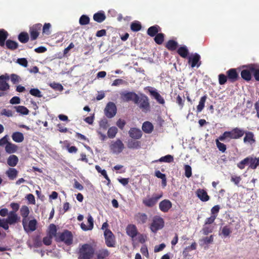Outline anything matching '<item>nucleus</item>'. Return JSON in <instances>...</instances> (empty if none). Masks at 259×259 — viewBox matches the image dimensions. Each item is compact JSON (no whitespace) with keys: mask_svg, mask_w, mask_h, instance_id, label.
I'll use <instances>...</instances> for the list:
<instances>
[{"mask_svg":"<svg viewBox=\"0 0 259 259\" xmlns=\"http://www.w3.org/2000/svg\"><path fill=\"white\" fill-rule=\"evenodd\" d=\"M244 132L242 129L236 127L231 131H227L219 137L221 141H229L231 139H237L243 136Z\"/></svg>","mask_w":259,"mask_h":259,"instance_id":"f257e3e1","label":"nucleus"},{"mask_svg":"<svg viewBox=\"0 0 259 259\" xmlns=\"http://www.w3.org/2000/svg\"><path fill=\"white\" fill-rule=\"evenodd\" d=\"M20 220V217L15 213V211H10L6 219H2V220H0V224L1 225V227L6 230H7L9 229V225H14L19 222Z\"/></svg>","mask_w":259,"mask_h":259,"instance_id":"f03ea898","label":"nucleus"},{"mask_svg":"<svg viewBox=\"0 0 259 259\" xmlns=\"http://www.w3.org/2000/svg\"><path fill=\"white\" fill-rule=\"evenodd\" d=\"M95 250L92 245L85 244L79 249V259H92L94 256Z\"/></svg>","mask_w":259,"mask_h":259,"instance_id":"7ed1b4c3","label":"nucleus"},{"mask_svg":"<svg viewBox=\"0 0 259 259\" xmlns=\"http://www.w3.org/2000/svg\"><path fill=\"white\" fill-rule=\"evenodd\" d=\"M164 226V221L160 217L156 216L153 219L150 228L153 233H156L159 230L161 229Z\"/></svg>","mask_w":259,"mask_h":259,"instance_id":"20e7f679","label":"nucleus"},{"mask_svg":"<svg viewBox=\"0 0 259 259\" xmlns=\"http://www.w3.org/2000/svg\"><path fill=\"white\" fill-rule=\"evenodd\" d=\"M105 114L108 118L114 117L116 113V107L112 102H109L106 105L105 110Z\"/></svg>","mask_w":259,"mask_h":259,"instance_id":"39448f33","label":"nucleus"},{"mask_svg":"<svg viewBox=\"0 0 259 259\" xmlns=\"http://www.w3.org/2000/svg\"><path fill=\"white\" fill-rule=\"evenodd\" d=\"M22 225L25 231H34L36 228L37 222L35 219L30 220L28 222L27 220H22Z\"/></svg>","mask_w":259,"mask_h":259,"instance_id":"423d86ee","label":"nucleus"},{"mask_svg":"<svg viewBox=\"0 0 259 259\" xmlns=\"http://www.w3.org/2000/svg\"><path fill=\"white\" fill-rule=\"evenodd\" d=\"M110 148L113 153L118 154L122 152L124 148V145L121 140H117L112 142Z\"/></svg>","mask_w":259,"mask_h":259,"instance_id":"0eeeda50","label":"nucleus"},{"mask_svg":"<svg viewBox=\"0 0 259 259\" xmlns=\"http://www.w3.org/2000/svg\"><path fill=\"white\" fill-rule=\"evenodd\" d=\"M139 107L144 112H147L150 110V106L148 98L146 96H142L141 98L139 97V101L138 103Z\"/></svg>","mask_w":259,"mask_h":259,"instance_id":"6e6552de","label":"nucleus"},{"mask_svg":"<svg viewBox=\"0 0 259 259\" xmlns=\"http://www.w3.org/2000/svg\"><path fill=\"white\" fill-rule=\"evenodd\" d=\"M106 244L108 247H114L115 245L114 236L111 231L105 229L104 233Z\"/></svg>","mask_w":259,"mask_h":259,"instance_id":"1a4fd4ad","label":"nucleus"},{"mask_svg":"<svg viewBox=\"0 0 259 259\" xmlns=\"http://www.w3.org/2000/svg\"><path fill=\"white\" fill-rule=\"evenodd\" d=\"M122 99L125 101H133L135 103H138L139 101L138 96L134 92H123L121 94Z\"/></svg>","mask_w":259,"mask_h":259,"instance_id":"9d476101","label":"nucleus"},{"mask_svg":"<svg viewBox=\"0 0 259 259\" xmlns=\"http://www.w3.org/2000/svg\"><path fill=\"white\" fill-rule=\"evenodd\" d=\"M10 79L8 74H6L0 76V91L4 92L8 91L10 88V85L7 82Z\"/></svg>","mask_w":259,"mask_h":259,"instance_id":"9b49d317","label":"nucleus"},{"mask_svg":"<svg viewBox=\"0 0 259 259\" xmlns=\"http://www.w3.org/2000/svg\"><path fill=\"white\" fill-rule=\"evenodd\" d=\"M58 239L67 244H70L72 241V236L70 232L65 231L58 236Z\"/></svg>","mask_w":259,"mask_h":259,"instance_id":"f8f14e48","label":"nucleus"},{"mask_svg":"<svg viewBox=\"0 0 259 259\" xmlns=\"http://www.w3.org/2000/svg\"><path fill=\"white\" fill-rule=\"evenodd\" d=\"M162 196V194L155 195L151 198L144 199L143 202L146 206L152 207L156 203L158 199H159Z\"/></svg>","mask_w":259,"mask_h":259,"instance_id":"ddd939ff","label":"nucleus"},{"mask_svg":"<svg viewBox=\"0 0 259 259\" xmlns=\"http://www.w3.org/2000/svg\"><path fill=\"white\" fill-rule=\"evenodd\" d=\"M41 27V24H36L34 25L30 28V36L32 40H35L38 36V31L40 30Z\"/></svg>","mask_w":259,"mask_h":259,"instance_id":"4468645a","label":"nucleus"},{"mask_svg":"<svg viewBox=\"0 0 259 259\" xmlns=\"http://www.w3.org/2000/svg\"><path fill=\"white\" fill-rule=\"evenodd\" d=\"M200 56L197 53L191 55L189 57V63H191V66L192 68L196 66L198 67L200 65Z\"/></svg>","mask_w":259,"mask_h":259,"instance_id":"2eb2a0df","label":"nucleus"},{"mask_svg":"<svg viewBox=\"0 0 259 259\" xmlns=\"http://www.w3.org/2000/svg\"><path fill=\"white\" fill-rule=\"evenodd\" d=\"M80 227L81 228L83 231H88L92 230L94 227V220L92 217L91 215H88V225L82 223L81 224Z\"/></svg>","mask_w":259,"mask_h":259,"instance_id":"dca6fc26","label":"nucleus"},{"mask_svg":"<svg viewBox=\"0 0 259 259\" xmlns=\"http://www.w3.org/2000/svg\"><path fill=\"white\" fill-rule=\"evenodd\" d=\"M159 209L163 212H167L171 207V202L167 199L161 201L159 205Z\"/></svg>","mask_w":259,"mask_h":259,"instance_id":"f3484780","label":"nucleus"},{"mask_svg":"<svg viewBox=\"0 0 259 259\" xmlns=\"http://www.w3.org/2000/svg\"><path fill=\"white\" fill-rule=\"evenodd\" d=\"M130 136L135 139H139L142 136V131L137 128H131L128 132Z\"/></svg>","mask_w":259,"mask_h":259,"instance_id":"a211bd4d","label":"nucleus"},{"mask_svg":"<svg viewBox=\"0 0 259 259\" xmlns=\"http://www.w3.org/2000/svg\"><path fill=\"white\" fill-rule=\"evenodd\" d=\"M149 92H150L151 95H152L159 103L161 104H163L165 102L163 98L157 92L156 90L153 88H150L149 89Z\"/></svg>","mask_w":259,"mask_h":259,"instance_id":"6ab92c4d","label":"nucleus"},{"mask_svg":"<svg viewBox=\"0 0 259 259\" xmlns=\"http://www.w3.org/2000/svg\"><path fill=\"white\" fill-rule=\"evenodd\" d=\"M251 74H252V73L251 72V70H250L249 65L245 66V68L243 69L241 72V77L247 81H249L251 79Z\"/></svg>","mask_w":259,"mask_h":259,"instance_id":"aec40b11","label":"nucleus"},{"mask_svg":"<svg viewBox=\"0 0 259 259\" xmlns=\"http://www.w3.org/2000/svg\"><path fill=\"white\" fill-rule=\"evenodd\" d=\"M248 165L252 169H255L259 165V157L256 158L253 156L248 157Z\"/></svg>","mask_w":259,"mask_h":259,"instance_id":"412c9836","label":"nucleus"},{"mask_svg":"<svg viewBox=\"0 0 259 259\" xmlns=\"http://www.w3.org/2000/svg\"><path fill=\"white\" fill-rule=\"evenodd\" d=\"M197 197L202 201H207L209 200V197L206 192L203 189H198L196 191Z\"/></svg>","mask_w":259,"mask_h":259,"instance_id":"4be33fe9","label":"nucleus"},{"mask_svg":"<svg viewBox=\"0 0 259 259\" xmlns=\"http://www.w3.org/2000/svg\"><path fill=\"white\" fill-rule=\"evenodd\" d=\"M6 174L10 180H14L17 178L18 171L14 168H9Z\"/></svg>","mask_w":259,"mask_h":259,"instance_id":"5701e85b","label":"nucleus"},{"mask_svg":"<svg viewBox=\"0 0 259 259\" xmlns=\"http://www.w3.org/2000/svg\"><path fill=\"white\" fill-rule=\"evenodd\" d=\"M126 233L132 238L135 237L138 233L136 227L134 225H130L126 228Z\"/></svg>","mask_w":259,"mask_h":259,"instance_id":"b1692460","label":"nucleus"},{"mask_svg":"<svg viewBox=\"0 0 259 259\" xmlns=\"http://www.w3.org/2000/svg\"><path fill=\"white\" fill-rule=\"evenodd\" d=\"M13 140L16 143H21L23 141L24 137L23 134L19 132H16L12 135Z\"/></svg>","mask_w":259,"mask_h":259,"instance_id":"393cba45","label":"nucleus"},{"mask_svg":"<svg viewBox=\"0 0 259 259\" xmlns=\"http://www.w3.org/2000/svg\"><path fill=\"white\" fill-rule=\"evenodd\" d=\"M93 18L95 21L101 23L105 20L106 16L103 11H100L94 15Z\"/></svg>","mask_w":259,"mask_h":259,"instance_id":"a878e982","label":"nucleus"},{"mask_svg":"<svg viewBox=\"0 0 259 259\" xmlns=\"http://www.w3.org/2000/svg\"><path fill=\"white\" fill-rule=\"evenodd\" d=\"M249 68L253 74L255 79L259 81V66L255 64L249 65Z\"/></svg>","mask_w":259,"mask_h":259,"instance_id":"bb28decb","label":"nucleus"},{"mask_svg":"<svg viewBox=\"0 0 259 259\" xmlns=\"http://www.w3.org/2000/svg\"><path fill=\"white\" fill-rule=\"evenodd\" d=\"M17 150V146L12 143H8L5 146V150L7 153L11 154L15 153Z\"/></svg>","mask_w":259,"mask_h":259,"instance_id":"cd10ccee","label":"nucleus"},{"mask_svg":"<svg viewBox=\"0 0 259 259\" xmlns=\"http://www.w3.org/2000/svg\"><path fill=\"white\" fill-rule=\"evenodd\" d=\"M142 130L146 133H151L153 130V125L151 122L146 121L143 124Z\"/></svg>","mask_w":259,"mask_h":259,"instance_id":"c85d7f7f","label":"nucleus"},{"mask_svg":"<svg viewBox=\"0 0 259 259\" xmlns=\"http://www.w3.org/2000/svg\"><path fill=\"white\" fill-rule=\"evenodd\" d=\"M136 221L140 224H145L148 219L147 215L145 213H138L135 217Z\"/></svg>","mask_w":259,"mask_h":259,"instance_id":"c756f323","label":"nucleus"},{"mask_svg":"<svg viewBox=\"0 0 259 259\" xmlns=\"http://www.w3.org/2000/svg\"><path fill=\"white\" fill-rule=\"evenodd\" d=\"M98 259H104L109 255V252L107 249H102L98 250L96 253Z\"/></svg>","mask_w":259,"mask_h":259,"instance_id":"7c9ffc66","label":"nucleus"},{"mask_svg":"<svg viewBox=\"0 0 259 259\" xmlns=\"http://www.w3.org/2000/svg\"><path fill=\"white\" fill-rule=\"evenodd\" d=\"M18 162L17 156L15 155H12L9 157L7 160V163L10 166H15Z\"/></svg>","mask_w":259,"mask_h":259,"instance_id":"2f4dec72","label":"nucleus"},{"mask_svg":"<svg viewBox=\"0 0 259 259\" xmlns=\"http://www.w3.org/2000/svg\"><path fill=\"white\" fill-rule=\"evenodd\" d=\"M20 214L23 218L22 220H27V218L29 214V208L26 205L22 206L20 208Z\"/></svg>","mask_w":259,"mask_h":259,"instance_id":"473e14b6","label":"nucleus"},{"mask_svg":"<svg viewBox=\"0 0 259 259\" xmlns=\"http://www.w3.org/2000/svg\"><path fill=\"white\" fill-rule=\"evenodd\" d=\"M244 143H249L252 144L255 142L254 139V135L252 132H246L245 133V136L243 139Z\"/></svg>","mask_w":259,"mask_h":259,"instance_id":"72a5a7b5","label":"nucleus"},{"mask_svg":"<svg viewBox=\"0 0 259 259\" xmlns=\"http://www.w3.org/2000/svg\"><path fill=\"white\" fill-rule=\"evenodd\" d=\"M17 112L20 113L21 115H26L28 114L29 110L24 106H17L14 107Z\"/></svg>","mask_w":259,"mask_h":259,"instance_id":"f704fd0d","label":"nucleus"},{"mask_svg":"<svg viewBox=\"0 0 259 259\" xmlns=\"http://www.w3.org/2000/svg\"><path fill=\"white\" fill-rule=\"evenodd\" d=\"M213 240V237L210 235L209 237H205L201 238L199 240L200 245H207L211 243Z\"/></svg>","mask_w":259,"mask_h":259,"instance_id":"c9c22d12","label":"nucleus"},{"mask_svg":"<svg viewBox=\"0 0 259 259\" xmlns=\"http://www.w3.org/2000/svg\"><path fill=\"white\" fill-rule=\"evenodd\" d=\"M127 147L131 149H138L141 147V142L140 141L130 140L128 142Z\"/></svg>","mask_w":259,"mask_h":259,"instance_id":"e433bc0d","label":"nucleus"},{"mask_svg":"<svg viewBox=\"0 0 259 259\" xmlns=\"http://www.w3.org/2000/svg\"><path fill=\"white\" fill-rule=\"evenodd\" d=\"M178 53L183 58H186L189 54L188 50L186 46H183L178 50Z\"/></svg>","mask_w":259,"mask_h":259,"instance_id":"4c0bfd02","label":"nucleus"},{"mask_svg":"<svg viewBox=\"0 0 259 259\" xmlns=\"http://www.w3.org/2000/svg\"><path fill=\"white\" fill-rule=\"evenodd\" d=\"M206 100V96H204L202 97L200 101L199 102V104L197 106V112H200L203 110L204 107L205 103Z\"/></svg>","mask_w":259,"mask_h":259,"instance_id":"58836bf2","label":"nucleus"},{"mask_svg":"<svg viewBox=\"0 0 259 259\" xmlns=\"http://www.w3.org/2000/svg\"><path fill=\"white\" fill-rule=\"evenodd\" d=\"M159 29L158 26H153L148 28L147 33L149 35L153 36L159 31Z\"/></svg>","mask_w":259,"mask_h":259,"instance_id":"ea45409f","label":"nucleus"},{"mask_svg":"<svg viewBox=\"0 0 259 259\" xmlns=\"http://www.w3.org/2000/svg\"><path fill=\"white\" fill-rule=\"evenodd\" d=\"M8 33L5 30L2 29L0 30V46H4L5 41L8 37Z\"/></svg>","mask_w":259,"mask_h":259,"instance_id":"a19ab883","label":"nucleus"},{"mask_svg":"<svg viewBox=\"0 0 259 259\" xmlns=\"http://www.w3.org/2000/svg\"><path fill=\"white\" fill-rule=\"evenodd\" d=\"M117 128L115 126L111 127L108 131V136L110 138H113L115 137L117 133Z\"/></svg>","mask_w":259,"mask_h":259,"instance_id":"79ce46f5","label":"nucleus"},{"mask_svg":"<svg viewBox=\"0 0 259 259\" xmlns=\"http://www.w3.org/2000/svg\"><path fill=\"white\" fill-rule=\"evenodd\" d=\"M220 141L219 138L215 140L217 147L220 151L224 153L226 150V146L224 144L220 142Z\"/></svg>","mask_w":259,"mask_h":259,"instance_id":"37998d69","label":"nucleus"},{"mask_svg":"<svg viewBox=\"0 0 259 259\" xmlns=\"http://www.w3.org/2000/svg\"><path fill=\"white\" fill-rule=\"evenodd\" d=\"M231 233H232V230L229 226H224L222 229L221 234L225 237L229 236Z\"/></svg>","mask_w":259,"mask_h":259,"instance_id":"c03bdc74","label":"nucleus"},{"mask_svg":"<svg viewBox=\"0 0 259 259\" xmlns=\"http://www.w3.org/2000/svg\"><path fill=\"white\" fill-rule=\"evenodd\" d=\"M18 39L20 42L25 43L28 41L29 36L27 33L22 32L19 35Z\"/></svg>","mask_w":259,"mask_h":259,"instance_id":"a18cd8bd","label":"nucleus"},{"mask_svg":"<svg viewBox=\"0 0 259 259\" xmlns=\"http://www.w3.org/2000/svg\"><path fill=\"white\" fill-rule=\"evenodd\" d=\"M6 45L7 47L10 49L14 50L18 47V44L11 40H8L6 41Z\"/></svg>","mask_w":259,"mask_h":259,"instance_id":"49530a36","label":"nucleus"},{"mask_svg":"<svg viewBox=\"0 0 259 259\" xmlns=\"http://www.w3.org/2000/svg\"><path fill=\"white\" fill-rule=\"evenodd\" d=\"M228 77L232 80H235L237 77V74L236 70L234 69H230L227 71Z\"/></svg>","mask_w":259,"mask_h":259,"instance_id":"de8ad7c7","label":"nucleus"},{"mask_svg":"<svg viewBox=\"0 0 259 259\" xmlns=\"http://www.w3.org/2000/svg\"><path fill=\"white\" fill-rule=\"evenodd\" d=\"M131 28L133 31H138L141 29V25L139 22L135 21L131 24Z\"/></svg>","mask_w":259,"mask_h":259,"instance_id":"09e8293b","label":"nucleus"},{"mask_svg":"<svg viewBox=\"0 0 259 259\" xmlns=\"http://www.w3.org/2000/svg\"><path fill=\"white\" fill-rule=\"evenodd\" d=\"M178 47V43L174 40H169L166 44V47L170 50H175Z\"/></svg>","mask_w":259,"mask_h":259,"instance_id":"8fccbe9b","label":"nucleus"},{"mask_svg":"<svg viewBox=\"0 0 259 259\" xmlns=\"http://www.w3.org/2000/svg\"><path fill=\"white\" fill-rule=\"evenodd\" d=\"M213 227L211 226H207L204 224L203 229L202 230V232L203 234L205 235H207L210 233H211L213 231Z\"/></svg>","mask_w":259,"mask_h":259,"instance_id":"3c124183","label":"nucleus"},{"mask_svg":"<svg viewBox=\"0 0 259 259\" xmlns=\"http://www.w3.org/2000/svg\"><path fill=\"white\" fill-rule=\"evenodd\" d=\"M90 22V18L86 15H82L79 19V24L81 25L88 24Z\"/></svg>","mask_w":259,"mask_h":259,"instance_id":"603ef678","label":"nucleus"},{"mask_svg":"<svg viewBox=\"0 0 259 259\" xmlns=\"http://www.w3.org/2000/svg\"><path fill=\"white\" fill-rule=\"evenodd\" d=\"M1 115H4L6 117H9L13 116V113L10 110L3 109L0 113V116Z\"/></svg>","mask_w":259,"mask_h":259,"instance_id":"864d4df0","label":"nucleus"},{"mask_svg":"<svg viewBox=\"0 0 259 259\" xmlns=\"http://www.w3.org/2000/svg\"><path fill=\"white\" fill-rule=\"evenodd\" d=\"M173 160H174V158L170 155H167L165 156L161 157L159 159V161L164 162H172Z\"/></svg>","mask_w":259,"mask_h":259,"instance_id":"5fc2aeb1","label":"nucleus"},{"mask_svg":"<svg viewBox=\"0 0 259 259\" xmlns=\"http://www.w3.org/2000/svg\"><path fill=\"white\" fill-rule=\"evenodd\" d=\"M51 25L50 23H45L42 28V33L46 35H49L51 33Z\"/></svg>","mask_w":259,"mask_h":259,"instance_id":"6e6d98bb","label":"nucleus"},{"mask_svg":"<svg viewBox=\"0 0 259 259\" xmlns=\"http://www.w3.org/2000/svg\"><path fill=\"white\" fill-rule=\"evenodd\" d=\"M29 93L31 95L36 97H42L41 92L37 89H31L30 90Z\"/></svg>","mask_w":259,"mask_h":259,"instance_id":"4d7b16f0","label":"nucleus"},{"mask_svg":"<svg viewBox=\"0 0 259 259\" xmlns=\"http://www.w3.org/2000/svg\"><path fill=\"white\" fill-rule=\"evenodd\" d=\"M185 175L188 178L192 176V168L189 165H185Z\"/></svg>","mask_w":259,"mask_h":259,"instance_id":"13d9d810","label":"nucleus"},{"mask_svg":"<svg viewBox=\"0 0 259 259\" xmlns=\"http://www.w3.org/2000/svg\"><path fill=\"white\" fill-rule=\"evenodd\" d=\"M164 36L162 33H158L155 36L154 39L155 42L158 44H161L163 41Z\"/></svg>","mask_w":259,"mask_h":259,"instance_id":"bf43d9fd","label":"nucleus"},{"mask_svg":"<svg viewBox=\"0 0 259 259\" xmlns=\"http://www.w3.org/2000/svg\"><path fill=\"white\" fill-rule=\"evenodd\" d=\"M248 160L249 159L246 157V158L241 160L239 163H238V167L240 169H243L246 165H248Z\"/></svg>","mask_w":259,"mask_h":259,"instance_id":"052dcab7","label":"nucleus"},{"mask_svg":"<svg viewBox=\"0 0 259 259\" xmlns=\"http://www.w3.org/2000/svg\"><path fill=\"white\" fill-rule=\"evenodd\" d=\"M95 168L98 172L100 173L105 178V179L108 178V175L105 169H102L100 166L97 165L95 166Z\"/></svg>","mask_w":259,"mask_h":259,"instance_id":"680f3d73","label":"nucleus"},{"mask_svg":"<svg viewBox=\"0 0 259 259\" xmlns=\"http://www.w3.org/2000/svg\"><path fill=\"white\" fill-rule=\"evenodd\" d=\"M217 218V215H211L209 218H207L205 221V225H207L214 222Z\"/></svg>","mask_w":259,"mask_h":259,"instance_id":"e2e57ef3","label":"nucleus"},{"mask_svg":"<svg viewBox=\"0 0 259 259\" xmlns=\"http://www.w3.org/2000/svg\"><path fill=\"white\" fill-rule=\"evenodd\" d=\"M11 79L12 82L13 83H18L21 80L20 77L18 75H17L15 74H12L11 75Z\"/></svg>","mask_w":259,"mask_h":259,"instance_id":"0e129e2a","label":"nucleus"},{"mask_svg":"<svg viewBox=\"0 0 259 259\" xmlns=\"http://www.w3.org/2000/svg\"><path fill=\"white\" fill-rule=\"evenodd\" d=\"M17 63L23 67L27 66V61L25 58H20L17 59Z\"/></svg>","mask_w":259,"mask_h":259,"instance_id":"69168bd1","label":"nucleus"},{"mask_svg":"<svg viewBox=\"0 0 259 259\" xmlns=\"http://www.w3.org/2000/svg\"><path fill=\"white\" fill-rule=\"evenodd\" d=\"M99 125H100V129L101 130V128H103V130H105L107 127H108V122H107V121L106 119H103V120H101L100 121V123H99Z\"/></svg>","mask_w":259,"mask_h":259,"instance_id":"338daca9","label":"nucleus"},{"mask_svg":"<svg viewBox=\"0 0 259 259\" xmlns=\"http://www.w3.org/2000/svg\"><path fill=\"white\" fill-rule=\"evenodd\" d=\"M219 83L221 85L225 84L227 81V77L223 74L219 76Z\"/></svg>","mask_w":259,"mask_h":259,"instance_id":"774afa93","label":"nucleus"}]
</instances>
